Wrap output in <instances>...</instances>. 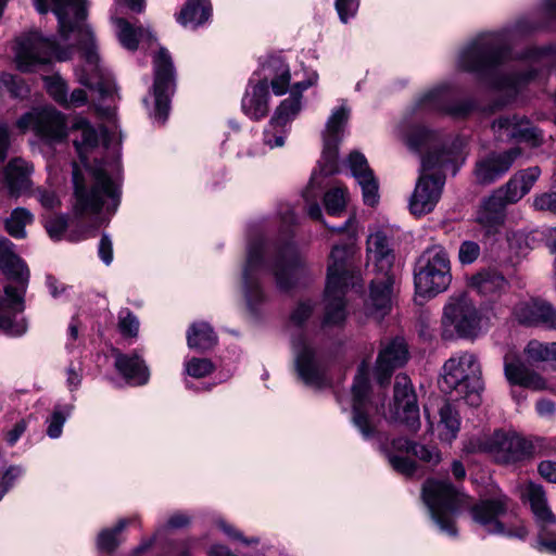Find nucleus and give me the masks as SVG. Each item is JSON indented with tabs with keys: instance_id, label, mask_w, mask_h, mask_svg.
Wrapping results in <instances>:
<instances>
[{
	"instance_id": "57",
	"label": "nucleus",
	"mask_w": 556,
	"mask_h": 556,
	"mask_svg": "<svg viewBox=\"0 0 556 556\" xmlns=\"http://www.w3.org/2000/svg\"><path fill=\"white\" fill-rule=\"evenodd\" d=\"M541 175V169L538 166L529 167L527 169L516 173L514 176L518 179L523 191L527 193L531 190L534 182Z\"/></svg>"
},
{
	"instance_id": "55",
	"label": "nucleus",
	"mask_w": 556,
	"mask_h": 556,
	"mask_svg": "<svg viewBox=\"0 0 556 556\" xmlns=\"http://www.w3.org/2000/svg\"><path fill=\"white\" fill-rule=\"evenodd\" d=\"M34 195L46 210H55L61 204L56 193L51 189L39 187L34 191Z\"/></svg>"
},
{
	"instance_id": "31",
	"label": "nucleus",
	"mask_w": 556,
	"mask_h": 556,
	"mask_svg": "<svg viewBox=\"0 0 556 556\" xmlns=\"http://www.w3.org/2000/svg\"><path fill=\"white\" fill-rule=\"evenodd\" d=\"M33 165L22 159H13L4 169L5 186L11 197H20L31 186Z\"/></svg>"
},
{
	"instance_id": "43",
	"label": "nucleus",
	"mask_w": 556,
	"mask_h": 556,
	"mask_svg": "<svg viewBox=\"0 0 556 556\" xmlns=\"http://www.w3.org/2000/svg\"><path fill=\"white\" fill-rule=\"evenodd\" d=\"M269 66L274 70V77L270 81V86L273 92L276 96H282L287 92L290 86V68L279 59H274L270 61Z\"/></svg>"
},
{
	"instance_id": "19",
	"label": "nucleus",
	"mask_w": 556,
	"mask_h": 556,
	"mask_svg": "<svg viewBox=\"0 0 556 556\" xmlns=\"http://www.w3.org/2000/svg\"><path fill=\"white\" fill-rule=\"evenodd\" d=\"M390 414L394 421L404 425L408 431L416 432L420 428L417 396L410 379L405 375L395 378L394 401Z\"/></svg>"
},
{
	"instance_id": "48",
	"label": "nucleus",
	"mask_w": 556,
	"mask_h": 556,
	"mask_svg": "<svg viewBox=\"0 0 556 556\" xmlns=\"http://www.w3.org/2000/svg\"><path fill=\"white\" fill-rule=\"evenodd\" d=\"M47 89L49 94L62 106L68 109L67 86L61 77H50L47 79Z\"/></svg>"
},
{
	"instance_id": "63",
	"label": "nucleus",
	"mask_w": 556,
	"mask_h": 556,
	"mask_svg": "<svg viewBox=\"0 0 556 556\" xmlns=\"http://www.w3.org/2000/svg\"><path fill=\"white\" fill-rule=\"evenodd\" d=\"M98 254L105 265L113 261V243L109 235L103 233L99 242Z\"/></svg>"
},
{
	"instance_id": "13",
	"label": "nucleus",
	"mask_w": 556,
	"mask_h": 556,
	"mask_svg": "<svg viewBox=\"0 0 556 556\" xmlns=\"http://www.w3.org/2000/svg\"><path fill=\"white\" fill-rule=\"evenodd\" d=\"M442 336L475 340L483 330V317L475 303L465 294L451 296L443 308Z\"/></svg>"
},
{
	"instance_id": "37",
	"label": "nucleus",
	"mask_w": 556,
	"mask_h": 556,
	"mask_svg": "<svg viewBox=\"0 0 556 556\" xmlns=\"http://www.w3.org/2000/svg\"><path fill=\"white\" fill-rule=\"evenodd\" d=\"M74 128L80 131V137L74 139V146L84 166L88 167L86 153L99 143V134L86 118H78Z\"/></svg>"
},
{
	"instance_id": "17",
	"label": "nucleus",
	"mask_w": 556,
	"mask_h": 556,
	"mask_svg": "<svg viewBox=\"0 0 556 556\" xmlns=\"http://www.w3.org/2000/svg\"><path fill=\"white\" fill-rule=\"evenodd\" d=\"M154 68V111L153 118L164 124L168 117L170 96L175 89V71L172 56L165 48H160L153 59Z\"/></svg>"
},
{
	"instance_id": "23",
	"label": "nucleus",
	"mask_w": 556,
	"mask_h": 556,
	"mask_svg": "<svg viewBox=\"0 0 556 556\" xmlns=\"http://www.w3.org/2000/svg\"><path fill=\"white\" fill-rule=\"evenodd\" d=\"M369 390V364L366 361H363L359 364L354 378L352 395L353 422L364 438H370L374 434V427L368 419L366 410Z\"/></svg>"
},
{
	"instance_id": "54",
	"label": "nucleus",
	"mask_w": 556,
	"mask_h": 556,
	"mask_svg": "<svg viewBox=\"0 0 556 556\" xmlns=\"http://www.w3.org/2000/svg\"><path fill=\"white\" fill-rule=\"evenodd\" d=\"M480 255V245L470 240L462 242L458 250V260L463 265L472 264Z\"/></svg>"
},
{
	"instance_id": "3",
	"label": "nucleus",
	"mask_w": 556,
	"mask_h": 556,
	"mask_svg": "<svg viewBox=\"0 0 556 556\" xmlns=\"http://www.w3.org/2000/svg\"><path fill=\"white\" fill-rule=\"evenodd\" d=\"M404 140L410 151L421 156V174L410 197L409 210L416 216L426 215L435 207L445 184L444 175L426 172L451 170L455 175L460 142L422 125L409 126L404 134Z\"/></svg>"
},
{
	"instance_id": "2",
	"label": "nucleus",
	"mask_w": 556,
	"mask_h": 556,
	"mask_svg": "<svg viewBox=\"0 0 556 556\" xmlns=\"http://www.w3.org/2000/svg\"><path fill=\"white\" fill-rule=\"evenodd\" d=\"M303 271V262L293 242L270 243L263 236L249 241L242 268L241 293L247 311L258 316L267 301L263 278L271 273L279 290L288 291Z\"/></svg>"
},
{
	"instance_id": "36",
	"label": "nucleus",
	"mask_w": 556,
	"mask_h": 556,
	"mask_svg": "<svg viewBox=\"0 0 556 556\" xmlns=\"http://www.w3.org/2000/svg\"><path fill=\"white\" fill-rule=\"evenodd\" d=\"M211 5L204 0H190L180 10L177 21L182 26L197 28L211 16Z\"/></svg>"
},
{
	"instance_id": "26",
	"label": "nucleus",
	"mask_w": 556,
	"mask_h": 556,
	"mask_svg": "<svg viewBox=\"0 0 556 556\" xmlns=\"http://www.w3.org/2000/svg\"><path fill=\"white\" fill-rule=\"evenodd\" d=\"M408 358L406 344L401 339L390 341L379 352L376 363L377 381L383 386L389 383L393 371L402 367Z\"/></svg>"
},
{
	"instance_id": "18",
	"label": "nucleus",
	"mask_w": 556,
	"mask_h": 556,
	"mask_svg": "<svg viewBox=\"0 0 556 556\" xmlns=\"http://www.w3.org/2000/svg\"><path fill=\"white\" fill-rule=\"evenodd\" d=\"M14 50L17 68L22 72H29L35 65L50 62L52 56L60 61L66 59L59 52L54 40L45 38L37 31L17 38Z\"/></svg>"
},
{
	"instance_id": "28",
	"label": "nucleus",
	"mask_w": 556,
	"mask_h": 556,
	"mask_svg": "<svg viewBox=\"0 0 556 556\" xmlns=\"http://www.w3.org/2000/svg\"><path fill=\"white\" fill-rule=\"evenodd\" d=\"M506 219V207L496 197L490 194L479 204L476 212V223L482 228L484 235L492 237L497 235Z\"/></svg>"
},
{
	"instance_id": "1",
	"label": "nucleus",
	"mask_w": 556,
	"mask_h": 556,
	"mask_svg": "<svg viewBox=\"0 0 556 556\" xmlns=\"http://www.w3.org/2000/svg\"><path fill=\"white\" fill-rule=\"evenodd\" d=\"M525 58L531 61L526 71L498 74L497 67L511 59L509 34L507 30L490 31L476 36L459 50L457 65L465 72L477 74L492 89L505 93L506 99L495 103V108L500 109L539 76L543 65L541 56L529 51Z\"/></svg>"
},
{
	"instance_id": "61",
	"label": "nucleus",
	"mask_w": 556,
	"mask_h": 556,
	"mask_svg": "<svg viewBox=\"0 0 556 556\" xmlns=\"http://www.w3.org/2000/svg\"><path fill=\"white\" fill-rule=\"evenodd\" d=\"M0 330L10 336H22L26 332V324L24 320L13 323L0 314Z\"/></svg>"
},
{
	"instance_id": "25",
	"label": "nucleus",
	"mask_w": 556,
	"mask_h": 556,
	"mask_svg": "<svg viewBox=\"0 0 556 556\" xmlns=\"http://www.w3.org/2000/svg\"><path fill=\"white\" fill-rule=\"evenodd\" d=\"M515 317L519 324L528 327H542L553 330L556 318V308L542 299H532L515 307Z\"/></svg>"
},
{
	"instance_id": "42",
	"label": "nucleus",
	"mask_w": 556,
	"mask_h": 556,
	"mask_svg": "<svg viewBox=\"0 0 556 556\" xmlns=\"http://www.w3.org/2000/svg\"><path fill=\"white\" fill-rule=\"evenodd\" d=\"M128 519H121L113 528H106L100 531L97 538V547L101 552L111 553L121 543L118 535L129 525Z\"/></svg>"
},
{
	"instance_id": "50",
	"label": "nucleus",
	"mask_w": 556,
	"mask_h": 556,
	"mask_svg": "<svg viewBox=\"0 0 556 556\" xmlns=\"http://www.w3.org/2000/svg\"><path fill=\"white\" fill-rule=\"evenodd\" d=\"M215 369L214 364L208 358L193 357L186 363V372L193 378H203Z\"/></svg>"
},
{
	"instance_id": "59",
	"label": "nucleus",
	"mask_w": 556,
	"mask_h": 556,
	"mask_svg": "<svg viewBox=\"0 0 556 556\" xmlns=\"http://www.w3.org/2000/svg\"><path fill=\"white\" fill-rule=\"evenodd\" d=\"M217 525L227 536H229L232 540L240 541L245 545H256L260 542L258 538L253 536L248 539L243 536V534L239 530H237L233 526L227 523L224 520H218Z\"/></svg>"
},
{
	"instance_id": "40",
	"label": "nucleus",
	"mask_w": 556,
	"mask_h": 556,
	"mask_svg": "<svg viewBox=\"0 0 556 556\" xmlns=\"http://www.w3.org/2000/svg\"><path fill=\"white\" fill-rule=\"evenodd\" d=\"M302 110V101L296 97H288L280 102L270 118V127L285 128L294 121Z\"/></svg>"
},
{
	"instance_id": "16",
	"label": "nucleus",
	"mask_w": 556,
	"mask_h": 556,
	"mask_svg": "<svg viewBox=\"0 0 556 556\" xmlns=\"http://www.w3.org/2000/svg\"><path fill=\"white\" fill-rule=\"evenodd\" d=\"M384 454L392 468L406 476L417 470L416 462L409 455L415 456L429 468L441 462V452L437 446L410 442L405 438L393 439L390 446L384 448Z\"/></svg>"
},
{
	"instance_id": "15",
	"label": "nucleus",
	"mask_w": 556,
	"mask_h": 556,
	"mask_svg": "<svg viewBox=\"0 0 556 556\" xmlns=\"http://www.w3.org/2000/svg\"><path fill=\"white\" fill-rule=\"evenodd\" d=\"M295 368L302 381L311 387L323 388L329 383L326 376V353L315 345L305 333L292 338Z\"/></svg>"
},
{
	"instance_id": "33",
	"label": "nucleus",
	"mask_w": 556,
	"mask_h": 556,
	"mask_svg": "<svg viewBox=\"0 0 556 556\" xmlns=\"http://www.w3.org/2000/svg\"><path fill=\"white\" fill-rule=\"evenodd\" d=\"M521 500L528 503L540 529L546 530L556 525V516L552 511L543 489H526Z\"/></svg>"
},
{
	"instance_id": "41",
	"label": "nucleus",
	"mask_w": 556,
	"mask_h": 556,
	"mask_svg": "<svg viewBox=\"0 0 556 556\" xmlns=\"http://www.w3.org/2000/svg\"><path fill=\"white\" fill-rule=\"evenodd\" d=\"M34 220L33 214L24 207H16L5 220V230L16 239L26 237L25 227Z\"/></svg>"
},
{
	"instance_id": "46",
	"label": "nucleus",
	"mask_w": 556,
	"mask_h": 556,
	"mask_svg": "<svg viewBox=\"0 0 556 556\" xmlns=\"http://www.w3.org/2000/svg\"><path fill=\"white\" fill-rule=\"evenodd\" d=\"M70 415V408L66 406H55L50 417L47 419V435L51 439L61 437L63 426Z\"/></svg>"
},
{
	"instance_id": "5",
	"label": "nucleus",
	"mask_w": 556,
	"mask_h": 556,
	"mask_svg": "<svg viewBox=\"0 0 556 556\" xmlns=\"http://www.w3.org/2000/svg\"><path fill=\"white\" fill-rule=\"evenodd\" d=\"M421 498L428 508L431 519L440 530L450 536L457 535L453 515L469 509L472 519L486 528L490 533L525 539L527 530L521 527L517 531H507L498 521L507 509V498L483 500L472 504L471 498L459 489H422Z\"/></svg>"
},
{
	"instance_id": "58",
	"label": "nucleus",
	"mask_w": 556,
	"mask_h": 556,
	"mask_svg": "<svg viewBox=\"0 0 556 556\" xmlns=\"http://www.w3.org/2000/svg\"><path fill=\"white\" fill-rule=\"evenodd\" d=\"M359 7V0H336V9L342 23L354 17Z\"/></svg>"
},
{
	"instance_id": "30",
	"label": "nucleus",
	"mask_w": 556,
	"mask_h": 556,
	"mask_svg": "<svg viewBox=\"0 0 556 556\" xmlns=\"http://www.w3.org/2000/svg\"><path fill=\"white\" fill-rule=\"evenodd\" d=\"M116 370L132 386H143L149 381L150 372L140 355L113 352Z\"/></svg>"
},
{
	"instance_id": "47",
	"label": "nucleus",
	"mask_w": 556,
	"mask_h": 556,
	"mask_svg": "<svg viewBox=\"0 0 556 556\" xmlns=\"http://www.w3.org/2000/svg\"><path fill=\"white\" fill-rule=\"evenodd\" d=\"M0 85L14 98H25L29 93V88L25 81L20 76L13 74L1 73Z\"/></svg>"
},
{
	"instance_id": "10",
	"label": "nucleus",
	"mask_w": 556,
	"mask_h": 556,
	"mask_svg": "<svg viewBox=\"0 0 556 556\" xmlns=\"http://www.w3.org/2000/svg\"><path fill=\"white\" fill-rule=\"evenodd\" d=\"M481 376L477 356L470 352H459L444 363L439 384L443 392L456 391L470 405H479L483 390Z\"/></svg>"
},
{
	"instance_id": "60",
	"label": "nucleus",
	"mask_w": 556,
	"mask_h": 556,
	"mask_svg": "<svg viewBox=\"0 0 556 556\" xmlns=\"http://www.w3.org/2000/svg\"><path fill=\"white\" fill-rule=\"evenodd\" d=\"M287 129L285 128H273L270 124L264 131V143L270 149L282 147L285 144Z\"/></svg>"
},
{
	"instance_id": "35",
	"label": "nucleus",
	"mask_w": 556,
	"mask_h": 556,
	"mask_svg": "<svg viewBox=\"0 0 556 556\" xmlns=\"http://www.w3.org/2000/svg\"><path fill=\"white\" fill-rule=\"evenodd\" d=\"M438 437L442 442L452 443L460 430V417L452 403L445 402L439 408Z\"/></svg>"
},
{
	"instance_id": "45",
	"label": "nucleus",
	"mask_w": 556,
	"mask_h": 556,
	"mask_svg": "<svg viewBox=\"0 0 556 556\" xmlns=\"http://www.w3.org/2000/svg\"><path fill=\"white\" fill-rule=\"evenodd\" d=\"M324 203L329 215H339L346 205V189L337 186L325 193Z\"/></svg>"
},
{
	"instance_id": "38",
	"label": "nucleus",
	"mask_w": 556,
	"mask_h": 556,
	"mask_svg": "<svg viewBox=\"0 0 556 556\" xmlns=\"http://www.w3.org/2000/svg\"><path fill=\"white\" fill-rule=\"evenodd\" d=\"M187 343L190 349L206 351L217 343V337L208 324L194 323L187 332Z\"/></svg>"
},
{
	"instance_id": "27",
	"label": "nucleus",
	"mask_w": 556,
	"mask_h": 556,
	"mask_svg": "<svg viewBox=\"0 0 556 556\" xmlns=\"http://www.w3.org/2000/svg\"><path fill=\"white\" fill-rule=\"evenodd\" d=\"M348 165L352 176L355 177L362 188L364 203L370 206L376 205L379 201L378 181L365 155L357 151L350 153Z\"/></svg>"
},
{
	"instance_id": "39",
	"label": "nucleus",
	"mask_w": 556,
	"mask_h": 556,
	"mask_svg": "<svg viewBox=\"0 0 556 556\" xmlns=\"http://www.w3.org/2000/svg\"><path fill=\"white\" fill-rule=\"evenodd\" d=\"M114 24L117 26V37L121 45L128 50H136L139 40L147 36L149 39L153 38L149 29L142 27L135 28L129 22L123 17L113 18Z\"/></svg>"
},
{
	"instance_id": "64",
	"label": "nucleus",
	"mask_w": 556,
	"mask_h": 556,
	"mask_svg": "<svg viewBox=\"0 0 556 556\" xmlns=\"http://www.w3.org/2000/svg\"><path fill=\"white\" fill-rule=\"evenodd\" d=\"M538 472L547 483L556 484V462H541L538 466Z\"/></svg>"
},
{
	"instance_id": "52",
	"label": "nucleus",
	"mask_w": 556,
	"mask_h": 556,
	"mask_svg": "<svg viewBox=\"0 0 556 556\" xmlns=\"http://www.w3.org/2000/svg\"><path fill=\"white\" fill-rule=\"evenodd\" d=\"M315 302L312 300H304L299 302L290 315V321L294 326H302L312 316L315 309Z\"/></svg>"
},
{
	"instance_id": "44",
	"label": "nucleus",
	"mask_w": 556,
	"mask_h": 556,
	"mask_svg": "<svg viewBox=\"0 0 556 556\" xmlns=\"http://www.w3.org/2000/svg\"><path fill=\"white\" fill-rule=\"evenodd\" d=\"M492 194L496 197L500 202H503V205L506 207L509 204L517 203L527 192L523 191L518 179L513 176L504 186L494 190Z\"/></svg>"
},
{
	"instance_id": "49",
	"label": "nucleus",
	"mask_w": 556,
	"mask_h": 556,
	"mask_svg": "<svg viewBox=\"0 0 556 556\" xmlns=\"http://www.w3.org/2000/svg\"><path fill=\"white\" fill-rule=\"evenodd\" d=\"M118 329L125 337H137L139 331V320L128 308H123L118 313Z\"/></svg>"
},
{
	"instance_id": "12",
	"label": "nucleus",
	"mask_w": 556,
	"mask_h": 556,
	"mask_svg": "<svg viewBox=\"0 0 556 556\" xmlns=\"http://www.w3.org/2000/svg\"><path fill=\"white\" fill-rule=\"evenodd\" d=\"M451 281V262L445 249L441 245L426 249L417 258L414 268L416 293L434 296L445 291Z\"/></svg>"
},
{
	"instance_id": "21",
	"label": "nucleus",
	"mask_w": 556,
	"mask_h": 556,
	"mask_svg": "<svg viewBox=\"0 0 556 556\" xmlns=\"http://www.w3.org/2000/svg\"><path fill=\"white\" fill-rule=\"evenodd\" d=\"M22 130H34L38 136L60 141L66 136L64 115L52 108L34 110L24 114L17 121Z\"/></svg>"
},
{
	"instance_id": "22",
	"label": "nucleus",
	"mask_w": 556,
	"mask_h": 556,
	"mask_svg": "<svg viewBox=\"0 0 556 556\" xmlns=\"http://www.w3.org/2000/svg\"><path fill=\"white\" fill-rule=\"evenodd\" d=\"M492 130L500 141L525 142L531 147H539L543 141L542 132L529 119L519 115L495 119Z\"/></svg>"
},
{
	"instance_id": "56",
	"label": "nucleus",
	"mask_w": 556,
	"mask_h": 556,
	"mask_svg": "<svg viewBox=\"0 0 556 556\" xmlns=\"http://www.w3.org/2000/svg\"><path fill=\"white\" fill-rule=\"evenodd\" d=\"M533 207L536 211L548 212L556 215V192H544L533 199Z\"/></svg>"
},
{
	"instance_id": "6",
	"label": "nucleus",
	"mask_w": 556,
	"mask_h": 556,
	"mask_svg": "<svg viewBox=\"0 0 556 556\" xmlns=\"http://www.w3.org/2000/svg\"><path fill=\"white\" fill-rule=\"evenodd\" d=\"M353 253V244L348 242L336 244L331 249L325 288L323 328L341 326L345 320V294L349 288H355L361 281L359 273L352 264Z\"/></svg>"
},
{
	"instance_id": "7",
	"label": "nucleus",
	"mask_w": 556,
	"mask_h": 556,
	"mask_svg": "<svg viewBox=\"0 0 556 556\" xmlns=\"http://www.w3.org/2000/svg\"><path fill=\"white\" fill-rule=\"evenodd\" d=\"M467 453H485L496 463L517 465L553 450L545 438H526L516 431L496 430L491 434L476 435L464 445Z\"/></svg>"
},
{
	"instance_id": "20",
	"label": "nucleus",
	"mask_w": 556,
	"mask_h": 556,
	"mask_svg": "<svg viewBox=\"0 0 556 556\" xmlns=\"http://www.w3.org/2000/svg\"><path fill=\"white\" fill-rule=\"evenodd\" d=\"M456 97L455 88L443 84L422 94L417 105L421 110L441 112L453 117H465L472 112L475 103L471 100L458 101Z\"/></svg>"
},
{
	"instance_id": "53",
	"label": "nucleus",
	"mask_w": 556,
	"mask_h": 556,
	"mask_svg": "<svg viewBox=\"0 0 556 556\" xmlns=\"http://www.w3.org/2000/svg\"><path fill=\"white\" fill-rule=\"evenodd\" d=\"M45 227L49 237L59 241L67 228V218L65 215L50 216L46 220Z\"/></svg>"
},
{
	"instance_id": "24",
	"label": "nucleus",
	"mask_w": 556,
	"mask_h": 556,
	"mask_svg": "<svg viewBox=\"0 0 556 556\" xmlns=\"http://www.w3.org/2000/svg\"><path fill=\"white\" fill-rule=\"evenodd\" d=\"M521 155L520 148H511L501 153H490L479 160L475 167V177L480 185H491L502 178Z\"/></svg>"
},
{
	"instance_id": "34",
	"label": "nucleus",
	"mask_w": 556,
	"mask_h": 556,
	"mask_svg": "<svg viewBox=\"0 0 556 556\" xmlns=\"http://www.w3.org/2000/svg\"><path fill=\"white\" fill-rule=\"evenodd\" d=\"M470 287L481 295L495 296L505 291L507 280L497 270H482L470 278Z\"/></svg>"
},
{
	"instance_id": "29",
	"label": "nucleus",
	"mask_w": 556,
	"mask_h": 556,
	"mask_svg": "<svg viewBox=\"0 0 556 556\" xmlns=\"http://www.w3.org/2000/svg\"><path fill=\"white\" fill-rule=\"evenodd\" d=\"M504 372L511 384L528 388L534 391L547 389V383L539 374L530 370L518 357L506 355L504 358Z\"/></svg>"
},
{
	"instance_id": "32",
	"label": "nucleus",
	"mask_w": 556,
	"mask_h": 556,
	"mask_svg": "<svg viewBox=\"0 0 556 556\" xmlns=\"http://www.w3.org/2000/svg\"><path fill=\"white\" fill-rule=\"evenodd\" d=\"M243 112L253 119L263 118L268 112L267 79L250 84L241 102Z\"/></svg>"
},
{
	"instance_id": "51",
	"label": "nucleus",
	"mask_w": 556,
	"mask_h": 556,
	"mask_svg": "<svg viewBox=\"0 0 556 556\" xmlns=\"http://www.w3.org/2000/svg\"><path fill=\"white\" fill-rule=\"evenodd\" d=\"M525 353L533 362H547L551 359V343L532 340L527 344Z\"/></svg>"
},
{
	"instance_id": "11",
	"label": "nucleus",
	"mask_w": 556,
	"mask_h": 556,
	"mask_svg": "<svg viewBox=\"0 0 556 556\" xmlns=\"http://www.w3.org/2000/svg\"><path fill=\"white\" fill-rule=\"evenodd\" d=\"M0 269L8 279L16 283V286H5V298L0 302V314L9 317L13 323L24 320L27 325L25 318L16 319L15 315L25 308L24 295L29 280V270L15 253L14 244L7 238H0Z\"/></svg>"
},
{
	"instance_id": "9",
	"label": "nucleus",
	"mask_w": 556,
	"mask_h": 556,
	"mask_svg": "<svg viewBox=\"0 0 556 556\" xmlns=\"http://www.w3.org/2000/svg\"><path fill=\"white\" fill-rule=\"evenodd\" d=\"M367 266L378 275L370 282L368 311L377 318L386 316L391 308L393 276L391 275L394 253L386 233L376 231L367 239Z\"/></svg>"
},
{
	"instance_id": "4",
	"label": "nucleus",
	"mask_w": 556,
	"mask_h": 556,
	"mask_svg": "<svg viewBox=\"0 0 556 556\" xmlns=\"http://www.w3.org/2000/svg\"><path fill=\"white\" fill-rule=\"evenodd\" d=\"M33 2L40 14H46L50 10L55 14L59 33L64 41L75 35L83 60L81 67L76 71L78 81L90 90L97 91L100 98L110 97L115 86L111 75L100 66L93 33L86 24L87 0H33Z\"/></svg>"
},
{
	"instance_id": "62",
	"label": "nucleus",
	"mask_w": 556,
	"mask_h": 556,
	"mask_svg": "<svg viewBox=\"0 0 556 556\" xmlns=\"http://www.w3.org/2000/svg\"><path fill=\"white\" fill-rule=\"evenodd\" d=\"M548 531L540 529L535 548L540 552L556 554V538H548Z\"/></svg>"
},
{
	"instance_id": "14",
	"label": "nucleus",
	"mask_w": 556,
	"mask_h": 556,
	"mask_svg": "<svg viewBox=\"0 0 556 556\" xmlns=\"http://www.w3.org/2000/svg\"><path fill=\"white\" fill-rule=\"evenodd\" d=\"M349 116V108L342 104L332 111L326 123V128L323 134L324 149L319 161V173L314 172L311 177L308 188L304 193L307 200L315 197V194H312V190L316 185L319 186L318 180L320 176H330L338 172V147L342 139L343 129L348 123Z\"/></svg>"
},
{
	"instance_id": "8",
	"label": "nucleus",
	"mask_w": 556,
	"mask_h": 556,
	"mask_svg": "<svg viewBox=\"0 0 556 556\" xmlns=\"http://www.w3.org/2000/svg\"><path fill=\"white\" fill-rule=\"evenodd\" d=\"M73 184V212L76 217L96 215L104 206L110 214L116 211L119 204V188L102 166L88 167V176L85 177L77 164H74Z\"/></svg>"
}]
</instances>
